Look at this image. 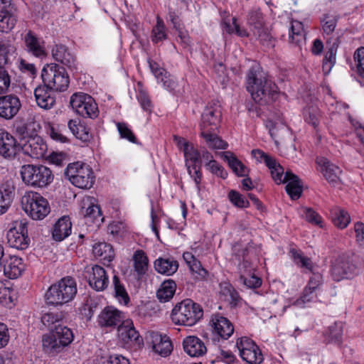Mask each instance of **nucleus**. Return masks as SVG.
<instances>
[{
	"label": "nucleus",
	"instance_id": "nucleus-49",
	"mask_svg": "<svg viewBox=\"0 0 364 364\" xmlns=\"http://www.w3.org/2000/svg\"><path fill=\"white\" fill-rule=\"evenodd\" d=\"M225 158L227 160L229 166L239 176H244L247 172V168L244 164L238 160L235 156L230 152L224 154Z\"/></svg>",
	"mask_w": 364,
	"mask_h": 364
},
{
	"label": "nucleus",
	"instance_id": "nucleus-44",
	"mask_svg": "<svg viewBox=\"0 0 364 364\" xmlns=\"http://www.w3.org/2000/svg\"><path fill=\"white\" fill-rule=\"evenodd\" d=\"M134 270L139 275L144 274L148 269L149 259L142 250H136L133 255Z\"/></svg>",
	"mask_w": 364,
	"mask_h": 364
},
{
	"label": "nucleus",
	"instance_id": "nucleus-47",
	"mask_svg": "<svg viewBox=\"0 0 364 364\" xmlns=\"http://www.w3.org/2000/svg\"><path fill=\"white\" fill-rule=\"evenodd\" d=\"M300 215L308 223L322 227L323 219L321 216L311 208L301 207L299 209Z\"/></svg>",
	"mask_w": 364,
	"mask_h": 364
},
{
	"label": "nucleus",
	"instance_id": "nucleus-38",
	"mask_svg": "<svg viewBox=\"0 0 364 364\" xmlns=\"http://www.w3.org/2000/svg\"><path fill=\"white\" fill-rule=\"evenodd\" d=\"M215 129L203 130L200 136L205 139L208 146L212 149H225L227 148V143L212 132Z\"/></svg>",
	"mask_w": 364,
	"mask_h": 364
},
{
	"label": "nucleus",
	"instance_id": "nucleus-10",
	"mask_svg": "<svg viewBox=\"0 0 364 364\" xmlns=\"http://www.w3.org/2000/svg\"><path fill=\"white\" fill-rule=\"evenodd\" d=\"M28 223L23 219L15 220L11 223V228L6 234L7 242L10 247L25 250L30 243V238L28 236Z\"/></svg>",
	"mask_w": 364,
	"mask_h": 364
},
{
	"label": "nucleus",
	"instance_id": "nucleus-22",
	"mask_svg": "<svg viewBox=\"0 0 364 364\" xmlns=\"http://www.w3.org/2000/svg\"><path fill=\"white\" fill-rule=\"evenodd\" d=\"M18 150L15 138L4 129H0V155L5 159L15 157Z\"/></svg>",
	"mask_w": 364,
	"mask_h": 364
},
{
	"label": "nucleus",
	"instance_id": "nucleus-23",
	"mask_svg": "<svg viewBox=\"0 0 364 364\" xmlns=\"http://www.w3.org/2000/svg\"><path fill=\"white\" fill-rule=\"evenodd\" d=\"M210 325L213 333L225 340L230 338L234 332L232 323L227 318L220 315L213 316Z\"/></svg>",
	"mask_w": 364,
	"mask_h": 364
},
{
	"label": "nucleus",
	"instance_id": "nucleus-55",
	"mask_svg": "<svg viewBox=\"0 0 364 364\" xmlns=\"http://www.w3.org/2000/svg\"><path fill=\"white\" fill-rule=\"evenodd\" d=\"M354 60L358 74L364 78V47L358 48L355 51Z\"/></svg>",
	"mask_w": 364,
	"mask_h": 364
},
{
	"label": "nucleus",
	"instance_id": "nucleus-17",
	"mask_svg": "<svg viewBox=\"0 0 364 364\" xmlns=\"http://www.w3.org/2000/svg\"><path fill=\"white\" fill-rule=\"evenodd\" d=\"M248 23L253 26V33L258 38L261 43L267 47H273L274 42L272 36L262 26V21L259 13L254 12L250 14Z\"/></svg>",
	"mask_w": 364,
	"mask_h": 364
},
{
	"label": "nucleus",
	"instance_id": "nucleus-62",
	"mask_svg": "<svg viewBox=\"0 0 364 364\" xmlns=\"http://www.w3.org/2000/svg\"><path fill=\"white\" fill-rule=\"evenodd\" d=\"M240 279L249 288H257L262 284L261 279L255 275L250 274L246 277L244 274H241Z\"/></svg>",
	"mask_w": 364,
	"mask_h": 364
},
{
	"label": "nucleus",
	"instance_id": "nucleus-5",
	"mask_svg": "<svg viewBox=\"0 0 364 364\" xmlns=\"http://www.w3.org/2000/svg\"><path fill=\"white\" fill-rule=\"evenodd\" d=\"M20 173L25 184L35 188H44L53 180L51 170L43 165H23Z\"/></svg>",
	"mask_w": 364,
	"mask_h": 364
},
{
	"label": "nucleus",
	"instance_id": "nucleus-3",
	"mask_svg": "<svg viewBox=\"0 0 364 364\" xmlns=\"http://www.w3.org/2000/svg\"><path fill=\"white\" fill-rule=\"evenodd\" d=\"M203 316L200 306L191 299H185L176 304L171 311V320L177 325L192 326Z\"/></svg>",
	"mask_w": 364,
	"mask_h": 364
},
{
	"label": "nucleus",
	"instance_id": "nucleus-43",
	"mask_svg": "<svg viewBox=\"0 0 364 364\" xmlns=\"http://www.w3.org/2000/svg\"><path fill=\"white\" fill-rule=\"evenodd\" d=\"M223 31L228 34L235 33L240 37H247L248 33L246 30L242 29L237 23V19L235 17L225 18L222 23Z\"/></svg>",
	"mask_w": 364,
	"mask_h": 364
},
{
	"label": "nucleus",
	"instance_id": "nucleus-13",
	"mask_svg": "<svg viewBox=\"0 0 364 364\" xmlns=\"http://www.w3.org/2000/svg\"><path fill=\"white\" fill-rule=\"evenodd\" d=\"M19 145L24 154L33 159L45 157L48 150L46 141L38 134L23 136Z\"/></svg>",
	"mask_w": 364,
	"mask_h": 364
},
{
	"label": "nucleus",
	"instance_id": "nucleus-25",
	"mask_svg": "<svg viewBox=\"0 0 364 364\" xmlns=\"http://www.w3.org/2000/svg\"><path fill=\"white\" fill-rule=\"evenodd\" d=\"M2 264L4 275L11 279L18 278L24 270L22 259L15 255H9Z\"/></svg>",
	"mask_w": 364,
	"mask_h": 364
},
{
	"label": "nucleus",
	"instance_id": "nucleus-18",
	"mask_svg": "<svg viewBox=\"0 0 364 364\" xmlns=\"http://www.w3.org/2000/svg\"><path fill=\"white\" fill-rule=\"evenodd\" d=\"M118 338L127 346L139 345L141 342L139 332L135 329L132 321L126 320L118 327Z\"/></svg>",
	"mask_w": 364,
	"mask_h": 364
},
{
	"label": "nucleus",
	"instance_id": "nucleus-53",
	"mask_svg": "<svg viewBox=\"0 0 364 364\" xmlns=\"http://www.w3.org/2000/svg\"><path fill=\"white\" fill-rule=\"evenodd\" d=\"M338 22V18L335 16L325 15L321 20V26L325 35H331L334 31Z\"/></svg>",
	"mask_w": 364,
	"mask_h": 364
},
{
	"label": "nucleus",
	"instance_id": "nucleus-58",
	"mask_svg": "<svg viewBox=\"0 0 364 364\" xmlns=\"http://www.w3.org/2000/svg\"><path fill=\"white\" fill-rule=\"evenodd\" d=\"M118 132L120 136L123 139H127L129 141L136 143V137L133 134L132 131L128 127V126L122 122L117 124Z\"/></svg>",
	"mask_w": 364,
	"mask_h": 364
},
{
	"label": "nucleus",
	"instance_id": "nucleus-28",
	"mask_svg": "<svg viewBox=\"0 0 364 364\" xmlns=\"http://www.w3.org/2000/svg\"><path fill=\"white\" fill-rule=\"evenodd\" d=\"M183 346L185 352L191 357H200L207 351L204 343L193 336L186 337L183 340Z\"/></svg>",
	"mask_w": 364,
	"mask_h": 364
},
{
	"label": "nucleus",
	"instance_id": "nucleus-48",
	"mask_svg": "<svg viewBox=\"0 0 364 364\" xmlns=\"http://www.w3.org/2000/svg\"><path fill=\"white\" fill-rule=\"evenodd\" d=\"M183 156L186 161V166H198L200 163V153L196 149L193 144L187 145L185 150H183Z\"/></svg>",
	"mask_w": 364,
	"mask_h": 364
},
{
	"label": "nucleus",
	"instance_id": "nucleus-36",
	"mask_svg": "<svg viewBox=\"0 0 364 364\" xmlns=\"http://www.w3.org/2000/svg\"><path fill=\"white\" fill-rule=\"evenodd\" d=\"M92 252L95 257L100 260L111 262L114 257V252L111 245L106 242H98L93 245Z\"/></svg>",
	"mask_w": 364,
	"mask_h": 364
},
{
	"label": "nucleus",
	"instance_id": "nucleus-64",
	"mask_svg": "<svg viewBox=\"0 0 364 364\" xmlns=\"http://www.w3.org/2000/svg\"><path fill=\"white\" fill-rule=\"evenodd\" d=\"M60 320V316L58 314L53 312L46 313L41 316L42 323L47 327H50Z\"/></svg>",
	"mask_w": 364,
	"mask_h": 364
},
{
	"label": "nucleus",
	"instance_id": "nucleus-12",
	"mask_svg": "<svg viewBox=\"0 0 364 364\" xmlns=\"http://www.w3.org/2000/svg\"><path fill=\"white\" fill-rule=\"evenodd\" d=\"M240 358L248 364H260L263 355L257 344L250 338L244 336L236 341Z\"/></svg>",
	"mask_w": 364,
	"mask_h": 364
},
{
	"label": "nucleus",
	"instance_id": "nucleus-20",
	"mask_svg": "<svg viewBox=\"0 0 364 364\" xmlns=\"http://www.w3.org/2000/svg\"><path fill=\"white\" fill-rule=\"evenodd\" d=\"M21 105L18 97L9 95L0 97V117L12 119L19 111Z\"/></svg>",
	"mask_w": 364,
	"mask_h": 364
},
{
	"label": "nucleus",
	"instance_id": "nucleus-37",
	"mask_svg": "<svg viewBox=\"0 0 364 364\" xmlns=\"http://www.w3.org/2000/svg\"><path fill=\"white\" fill-rule=\"evenodd\" d=\"M14 194V187L9 184L0 186V215L5 213L11 205Z\"/></svg>",
	"mask_w": 364,
	"mask_h": 364
},
{
	"label": "nucleus",
	"instance_id": "nucleus-9",
	"mask_svg": "<svg viewBox=\"0 0 364 364\" xmlns=\"http://www.w3.org/2000/svg\"><path fill=\"white\" fill-rule=\"evenodd\" d=\"M70 104L76 114L84 117L95 119L98 117L97 104L92 97L84 92H76L71 95Z\"/></svg>",
	"mask_w": 364,
	"mask_h": 364
},
{
	"label": "nucleus",
	"instance_id": "nucleus-14",
	"mask_svg": "<svg viewBox=\"0 0 364 364\" xmlns=\"http://www.w3.org/2000/svg\"><path fill=\"white\" fill-rule=\"evenodd\" d=\"M16 10L11 0H0V31L8 33L15 26Z\"/></svg>",
	"mask_w": 364,
	"mask_h": 364
},
{
	"label": "nucleus",
	"instance_id": "nucleus-7",
	"mask_svg": "<svg viewBox=\"0 0 364 364\" xmlns=\"http://www.w3.org/2000/svg\"><path fill=\"white\" fill-rule=\"evenodd\" d=\"M73 341V333L67 326L58 325L54 330L43 336L42 344L45 351L58 353Z\"/></svg>",
	"mask_w": 364,
	"mask_h": 364
},
{
	"label": "nucleus",
	"instance_id": "nucleus-27",
	"mask_svg": "<svg viewBox=\"0 0 364 364\" xmlns=\"http://www.w3.org/2000/svg\"><path fill=\"white\" fill-rule=\"evenodd\" d=\"M26 50L35 57L41 58L46 55L44 42L37 38L31 31L24 37Z\"/></svg>",
	"mask_w": 364,
	"mask_h": 364
},
{
	"label": "nucleus",
	"instance_id": "nucleus-4",
	"mask_svg": "<svg viewBox=\"0 0 364 364\" xmlns=\"http://www.w3.org/2000/svg\"><path fill=\"white\" fill-rule=\"evenodd\" d=\"M65 176L73 186L82 189L91 188L95 181L92 168L80 161L69 164L65 171Z\"/></svg>",
	"mask_w": 364,
	"mask_h": 364
},
{
	"label": "nucleus",
	"instance_id": "nucleus-57",
	"mask_svg": "<svg viewBox=\"0 0 364 364\" xmlns=\"http://www.w3.org/2000/svg\"><path fill=\"white\" fill-rule=\"evenodd\" d=\"M312 275L309 278L307 285L305 287L308 289L312 290L316 292L319 289L320 287L323 284V279L321 274L318 272H314L313 271Z\"/></svg>",
	"mask_w": 364,
	"mask_h": 364
},
{
	"label": "nucleus",
	"instance_id": "nucleus-51",
	"mask_svg": "<svg viewBox=\"0 0 364 364\" xmlns=\"http://www.w3.org/2000/svg\"><path fill=\"white\" fill-rule=\"evenodd\" d=\"M113 284L114 287L115 297L117 299L120 304L127 305L129 302V297L127 293L124 286L120 284L119 279L117 276L113 277Z\"/></svg>",
	"mask_w": 364,
	"mask_h": 364
},
{
	"label": "nucleus",
	"instance_id": "nucleus-42",
	"mask_svg": "<svg viewBox=\"0 0 364 364\" xmlns=\"http://www.w3.org/2000/svg\"><path fill=\"white\" fill-rule=\"evenodd\" d=\"M331 213L334 225L340 229L346 228L350 222L348 212L339 207L332 208Z\"/></svg>",
	"mask_w": 364,
	"mask_h": 364
},
{
	"label": "nucleus",
	"instance_id": "nucleus-32",
	"mask_svg": "<svg viewBox=\"0 0 364 364\" xmlns=\"http://www.w3.org/2000/svg\"><path fill=\"white\" fill-rule=\"evenodd\" d=\"M178 262L173 257H159L154 262L155 270L161 274L170 276L178 269Z\"/></svg>",
	"mask_w": 364,
	"mask_h": 364
},
{
	"label": "nucleus",
	"instance_id": "nucleus-56",
	"mask_svg": "<svg viewBox=\"0 0 364 364\" xmlns=\"http://www.w3.org/2000/svg\"><path fill=\"white\" fill-rule=\"evenodd\" d=\"M228 197L231 203L238 208H247L249 206V202L245 196L235 191H230Z\"/></svg>",
	"mask_w": 364,
	"mask_h": 364
},
{
	"label": "nucleus",
	"instance_id": "nucleus-29",
	"mask_svg": "<svg viewBox=\"0 0 364 364\" xmlns=\"http://www.w3.org/2000/svg\"><path fill=\"white\" fill-rule=\"evenodd\" d=\"M52 56L58 62L69 68H75V56L63 45H56L52 49Z\"/></svg>",
	"mask_w": 364,
	"mask_h": 364
},
{
	"label": "nucleus",
	"instance_id": "nucleus-40",
	"mask_svg": "<svg viewBox=\"0 0 364 364\" xmlns=\"http://www.w3.org/2000/svg\"><path fill=\"white\" fill-rule=\"evenodd\" d=\"M176 289V284L173 280H166L157 291V298L161 302H166L173 296Z\"/></svg>",
	"mask_w": 364,
	"mask_h": 364
},
{
	"label": "nucleus",
	"instance_id": "nucleus-24",
	"mask_svg": "<svg viewBox=\"0 0 364 364\" xmlns=\"http://www.w3.org/2000/svg\"><path fill=\"white\" fill-rule=\"evenodd\" d=\"M150 339L152 348L155 353L164 357L171 353L172 344L168 336L158 332H151L150 333Z\"/></svg>",
	"mask_w": 364,
	"mask_h": 364
},
{
	"label": "nucleus",
	"instance_id": "nucleus-21",
	"mask_svg": "<svg viewBox=\"0 0 364 364\" xmlns=\"http://www.w3.org/2000/svg\"><path fill=\"white\" fill-rule=\"evenodd\" d=\"M123 314L113 306L105 307L98 316V323L102 327H114L122 322Z\"/></svg>",
	"mask_w": 364,
	"mask_h": 364
},
{
	"label": "nucleus",
	"instance_id": "nucleus-50",
	"mask_svg": "<svg viewBox=\"0 0 364 364\" xmlns=\"http://www.w3.org/2000/svg\"><path fill=\"white\" fill-rule=\"evenodd\" d=\"M337 41L338 39L336 38L335 41H333L332 44H331L330 41H327V45L329 47L328 48V50L326 51L323 60V68L326 67H328V68L331 69L336 63V55L337 48L338 46V43Z\"/></svg>",
	"mask_w": 364,
	"mask_h": 364
},
{
	"label": "nucleus",
	"instance_id": "nucleus-35",
	"mask_svg": "<svg viewBox=\"0 0 364 364\" xmlns=\"http://www.w3.org/2000/svg\"><path fill=\"white\" fill-rule=\"evenodd\" d=\"M220 294L223 299L227 301L233 306H237L240 301V297L237 291L230 283L227 282H223L220 284Z\"/></svg>",
	"mask_w": 364,
	"mask_h": 364
},
{
	"label": "nucleus",
	"instance_id": "nucleus-19",
	"mask_svg": "<svg viewBox=\"0 0 364 364\" xmlns=\"http://www.w3.org/2000/svg\"><path fill=\"white\" fill-rule=\"evenodd\" d=\"M316 164L320 167V171L323 176L330 184L336 186L340 183V176L342 171L338 166L333 164L324 157L317 158Z\"/></svg>",
	"mask_w": 364,
	"mask_h": 364
},
{
	"label": "nucleus",
	"instance_id": "nucleus-1",
	"mask_svg": "<svg viewBox=\"0 0 364 364\" xmlns=\"http://www.w3.org/2000/svg\"><path fill=\"white\" fill-rule=\"evenodd\" d=\"M247 90L255 102H268L274 99L277 87L262 72L250 69L247 76Z\"/></svg>",
	"mask_w": 364,
	"mask_h": 364
},
{
	"label": "nucleus",
	"instance_id": "nucleus-39",
	"mask_svg": "<svg viewBox=\"0 0 364 364\" xmlns=\"http://www.w3.org/2000/svg\"><path fill=\"white\" fill-rule=\"evenodd\" d=\"M183 258L190 270L197 274L200 279H204L208 276V272L202 267L200 261L191 252H184Z\"/></svg>",
	"mask_w": 364,
	"mask_h": 364
},
{
	"label": "nucleus",
	"instance_id": "nucleus-2",
	"mask_svg": "<svg viewBox=\"0 0 364 364\" xmlns=\"http://www.w3.org/2000/svg\"><path fill=\"white\" fill-rule=\"evenodd\" d=\"M76 293L77 285L75 279L68 277L51 285L45 294V299L48 304L63 305L72 301Z\"/></svg>",
	"mask_w": 364,
	"mask_h": 364
},
{
	"label": "nucleus",
	"instance_id": "nucleus-33",
	"mask_svg": "<svg viewBox=\"0 0 364 364\" xmlns=\"http://www.w3.org/2000/svg\"><path fill=\"white\" fill-rule=\"evenodd\" d=\"M286 191L292 200H297L302 193L301 183L297 176L286 172Z\"/></svg>",
	"mask_w": 364,
	"mask_h": 364
},
{
	"label": "nucleus",
	"instance_id": "nucleus-34",
	"mask_svg": "<svg viewBox=\"0 0 364 364\" xmlns=\"http://www.w3.org/2000/svg\"><path fill=\"white\" fill-rule=\"evenodd\" d=\"M304 41L305 33L303 23L296 20L291 21L289 43L293 46H300Z\"/></svg>",
	"mask_w": 364,
	"mask_h": 364
},
{
	"label": "nucleus",
	"instance_id": "nucleus-8",
	"mask_svg": "<svg viewBox=\"0 0 364 364\" xmlns=\"http://www.w3.org/2000/svg\"><path fill=\"white\" fill-rule=\"evenodd\" d=\"M21 205L25 213L33 220H43L49 213L47 200L36 192H27L21 198Z\"/></svg>",
	"mask_w": 364,
	"mask_h": 364
},
{
	"label": "nucleus",
	"instance_id": "nucleus-6",
	"mask_svg": "<svg viewBox=\"0 0 364 364\" xmlns=\"http://www.w3.org/2000/svg\"><path fill=\"white\" fill-rule=\"evenodd\" d=\"M41 78L50 90L56 92L65 91L70 83L69 76L65 70L55 63L47 64L43 68Z\"/></svg>",
	"mask_w": 364,
	"mask_h": 364
},
{
	"label": "nucleus",
	"instance_id": "nucleus-60",
	"mask_svg": "<svg viewBox=\"0 0 364 364\" xmlns=\"http://www.w3.org/2000/svg\"><path fill=\"white\" fill-rule=\"evenodd\" d=\"M136 98L141 108L144 111L150 112L151 109V102L147 93L143 90H139Z\"/></svg>",
	"mask_w": 364,
	"mask_h": 364
},
{
	"label": "nucleus",
	"instance_id": "nucleus-11",
	"mask_svg": "<svg viewBox=\"0 0 364 364\" xmlns=\"http://www.w3.org/2000/svg\"><path fill=\"white\" fill-rule=\"evenodd\" d=\"M358 274V267L355 261L346 256H340L331 264V274L334 281L348 279Z\"/></svg>",
	"mask_w": 364,
	"mask_h": 364
},
{
	"label": "nucleus",
	"instance_id": "nucleus-31",
	"mask_svg": "<svg viewBox=\"0 0 364 364\" xmlns=\"http://www.w3.org/2000/svg\"><path fill=\"white\" fill-rule=\"evenodd\" d=\"M72 224L68 216L60 218L54 225L53 237L56 241H62L71 233Z\"/></svg>",
	"mask_w": 364,
	"mask_h": 364
},
{
	"label": "nucleus",
	"instance_id": "nucleus-54",
	"mask_svg": "<svg viewBox=\"0 0 364 364\" xmlns=\"http://www.w3.org/2000/svg\"><path fill=\"white\" fill-rule=\"evenodd\" d=\"M274 164L271 166H267L271 172L273 180L277 183L280 184L286 182V174L284 176V168L279 164L274 159Z\"/></svg>",
	"mask_w": 364,
	"mask_h": 364
},
{
	"label": "nucleus",
	"instance_id": "nucleus-59",
	"mask_svg": "<svg viewBox=\"0 0 364 364\" xmlns=\"http://www.w3.org/2000/svg\"><path fill=\"white\" fill-rule=\"evenodd\" d=\"M252 155L258 162L264 161L267 166L274 164V159L259 149H253Z\"/></svg>",
	"mask_w": 364,
	"mask_h": 364
},
{
	"label": "nucleus",
	"instance_id": "nucleus-15",
	"mask_svg": "<svg viewBox=\"0 0 364 364\" xmlns=\"http://www.w3.org/2000/svg\"><path fill=\"white\" fill-rule=\"evenodd\" d=\"M220 117L221 110L218 102L209 103L201 116L200 130L216 129L220 123Z\"/></svg>",
	"mask_w": 364,
	"mask_h": 364
},
{
	"label": "nucleus",
	"instance_id": "nucleus-45",
	"mask_svg": "<svg viewBox=\"0 0 364 364\" xmlns=\"http://www.w3.org/2000/svg\"><path fill=\"white\" fill-rule=\"evenodd\" d=\"M167 36L168 33L164 22L159 16H157L156 23L153 27L151 31V41L154 43H157L160 41L166 40Z\"/></svg>",
	"mask_w": 364,
	"mask_h": 364
},
{
	"label": "nucleus",
	"instance_id": "nucleus-30",
	"mask_svg": "<svg viewBox=\"0 0 364 364\" xmlns=\"http://www.w3.org/2000/svg\"><path fill=\"white\" fill-rule=\"evenodd\" d=\"M50 90L45 84L34 90L36 103L42 109H50L55 104V98L50 95Z\"/></svg>",
	"mask_w": 364,
	"mask_h": 364
},
{
	"label": "nucleus",
	"instance_id": "nucleus-63",
	"mask_svg": "<svg viewBox=\"0 0 364 364\" xmlns=\"http://www.w3.org/2000/svg\"><path fill=\"white\" fill-rule=\"evenodd\" d=\"M187 171L191 177L194 180L198 190H199V185L200 183L202 178V173L200 172V166H188Z\"/></svg>",
	"mask_w": 364,
	"mask_h": 364
},
{
	"label": "nucleus",
	"instance_id": "nucleus-41",
	"mask_svg": "<svg viewBox=\"0 0 364 364\" xmlns=\"http://www.w3.org/2000/svg\"><path fill=\"white\" fill-rule=\"evenodd\" d=\"M290 253L294 264L303 269L304 272L307 271L313 272L314 264L310 258L306 257L301 251L296 249H291Z\"/></svg>",
	"mask_w": 364,
	"mask_h": 364
},
{
	"label": "nucleus",
	"instance_id": "nucleus-61",
	"mask_svg": "<svg viewBox=\"0 0 364 364\" xmlns=\"http://www.w3.org/2000/svg\"><path fill=\"white\" fill-rule=\"evenodd\" d=\"M50 138L56 141L65 143L68 141V138L63 134L58 127L51 125L48 131Z\"/></svg>",
	"mask_w": 364,
	"mask_h": 364
},
{
	"label": "nucleus",
	"instance_id": "nucleus-52",
	"mask_svg": "<svg viewBox=\"0 0 364 364\" xmlns=\"http://www.w3.org/2000/svg\"><path fill=\"white\" fill-rule=\"evenodd\" d=\"M343 336V327L341 323H335L329 326L328 339L329 342L340 344Z\"/></svg>",
	"mask_w": 364,
	"mask_h": 364
},
{
	"label": "nucleus",
	"instance_id": "nucleus-26",
	"mask_svg": "<svg viewBox=\"0 0 364 364\" xmlns=\"http://www.w3.org/2000/svg\"><path fill=\"white\" fill-rule=\"evenodd\" d=\"M92 200V198L90 197L83 198L81 214L83 215L87 221L90 220L97 225H100L103 222L104 218L102 217L100 207L94 204Z\"/></svg>",
	"mask_w": 364,
	"mask_h": 364
},
{
	"label": "nucleus",
	"instance_id": "nucleus-16",
	"mask_svg": "<svg viewBox=\"0 0 364 364\" xmlns=\"http://www.w3.org/2000/svg\"><path fill=\"white\" fill-rule=\"evenodd\" d=\"M86 277L88 279L90 286L97 291L104 290L109 284L108 277L105 269L99 265L87 267Z\"/></svg>",
	"mask_w": 364,
	"mask_h": 364
},
{
	"label": "nucleus",
	"instance_id": "nucleus-46",
	"mask_svg": "<svg viewBox=\"0 0 364 364\" xmlns=\"http://www.w3.org/2000/svg\"><path fill=\"white\" fill-rule=\"evenodd\" d=\"M317 299L316 292L308 289L306 287L304 289V291L299 298L294 300L291 305L295 306L298 308H305L309 304L315 302Z\"/></svg>",
	"mask_w": 364,
	"mask_h": 364
}]
</instances>
